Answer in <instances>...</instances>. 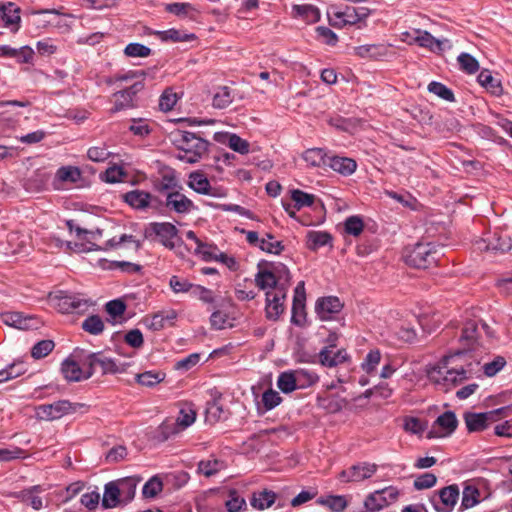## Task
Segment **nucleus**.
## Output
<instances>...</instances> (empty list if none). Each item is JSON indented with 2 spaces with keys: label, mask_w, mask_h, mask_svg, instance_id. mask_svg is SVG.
Wrapping results in <instances>:
<instances>
[{
  "label": "nucleus",
  "mask_w": 512,
  "mask_h": 512,
  "mask_svg": "<svg viewBox=\"0 0 512 512\" xmlns=\"http://www.w3.org/2000/svg\"><path fill=\"white\" fill-rule=\"evenodd\" d=\"M465 355L464 351L459 350L452 355L444 356L439 363L428 370L429 380L448 391L468 379L473 369L471 363L468 365L463 363Z\"/></svg>",
  "instance_id": "obj_1"
},
{
  "label": "nucleus",
  "mask_w": 512,
  "mask_h": 512,
  "mask_svg": "<svg viewBox=\"0 0 512 512\" xmlns=\"http://www.w3.org/2000/svg\"><path fill=\"white\" fill-rule=\"evenodd\" d=\"M172 142L179 151L176 158L193 164L208 152L209 142L189 131H176L172 134Z\"/></svg>",
  "instance_id": "obj_2"
},
{
  "label": "nucleus",
  "mask_w": 512,
  "mask_h": 512,
  "mask_svg": "<svg viewBox=\"0 0 512 512\" xmlns=\"http://www.w3.org/2000/svg\"><path fill=\"white\" fill-rule=\"evenodd\" d=\"M442 255L441 246L427 242L417 243L411 248H406L403 258L405 263L411 267L427 269L435 266Z\"/></svg>",
  "instance_id": "obj_3"
},
{
  "label": "nucleus",
  "mask_w": 512,
  "mask_h": 512,
  "mask_svg": "<svg viewBox=\"0 0 512 512\" xmlns=\"http://www.w3.org/2000/svg\"><path fill=\"white\" fill-rule=\"evenodd\" d=\"M55 307L61 313H85L93 302L82 294L59 292L54 298Z\"/></svg>",
  "instance_id": "obj_4"
},
{
  "label": "nucleus",
  "mask_w": 512,
  "mask_h": 512,
  "mask_svg": "<svg viewBox=\"0 0 512 512\" xmlns=\"http://www.w3.org/2000/svg\"><path fill=\"white\" fill-rule=\"evenodd\" d=\"M84 404L72 403L68 400H59L51 404H42L36 407V417L40 420L54 421L65 415L75 413Z\"/></svg>",
  "instance_id": "obj_5"
},
{
  "label": "nucleus",
  "mask_w": 512,
  "mask_h": 512,
  "mask_svg": "<svg viewBox=\"0 0 512 512\" xmlns=\"http://www.w3.org/2000/svg\"><path fill=\"white\" fill-rule=\"evenodd\" d=\"M510 407H501L485 413L467 412L464 415L465 424L469 432L485 430L492 422L499 420L500 416L507 415Z\"/></svg>",
  "instance_id": "obj_6"
},
{
  "label": "nucleus",
  "mask_w": 512,
  "mask_h": 512,
  "mask_svg": "<svg viewBox=\"0 0 512 512\" xmlns=\"http://www.w3.org/2000/svg\"><path fill=\"white\" fill-rule=\"evenodd\" d=\"M83 365L89 367L91 376L100 367L102 374H117L126 371V363H117L114 359L106 357L102 352L88 354L83 359Z\"/></svg>",
  "instance_id": "obj_7"
},
{
  "label": "nucleus",
  "mask_w": 512,
  "mask_h": 512,
  "mask_svg": "<svg viewBox=\"0 0 512 512\" xmlns=\"http://www.w3.org/2000/svg\"><path fill=\"white\" fill-rule=\"evenodd\" d=\"M158 209L165 208L168 212L177 214H188L196 209L192 200L177 191L166 193L162 198L157 197Z\"/></svg>",
  "instance_id": "obj_8"
},
{
  "label": "nucleus",
  "mask_w": 512,
  "mask_h": 512,
  "mask_svg": "<svg viewBox=\"0 0 512 512\" xmlns=\"http://www.w3.org/2000/svg\"><path fill=\"white\" fill-rule=\"evenodd\" d=\"M459 498V488L457 485H449L438 491L431 497L433 507L438 512H450L453 510Z\"/></svg>",
  "instance_id": "obj_9"
},
{
  "label": "nucleus",
  "mask_w": 512,
  "mask_h": 512,
  "mask_svg": "<svg viewBox=\"0 0 512 512\" xmlns=\"http://www.w3.org/2000/svg\"><path fill=\"white\" fill-rule=\"evenodd\" d=\"M458 420L452 411H446L437 417L428 433V438H441L451 435L457 428Z\"/></svg>",
  "instance_id": "obj_10"
},
{
  "label": "nucleus",
  "mask_w": 512,
  "mask_h": 512,
  "mask_svg": "<svg viewBox=\"0 0 512 512\" xmlns=\"http://www.w3.org/2000/svg\"><path fill=\"white\" fill-rule=\"evenodd\" d=\"M142 82H135L130 87L114 93V106L112 112L130 109L136 106V95L143 89Z\"/></svg>",
  "instance_id": "obj_11"
},
{
  "label": "nucleus",
  "mask_w": 512,
  "mask_h": 512,
  "mask_svg": "<svg viewBox=\"0 0 512 512\" xmlns=\"http://www.w3.org/2000/svg\"><path fill=\"white\" fill-rule=\"evenodd\" d=\"M149 230L154 233L166 248L172 250L176 246L178 229L170 222H154L150 224Z\"/></svg>",
  "instance_id": "obj_12"
},
{
  "label": "nucleus",
  "mask_w": 512,
  "mask_h": 512,
  "mask_svg": "<svg viewBox=\"0 0 512 512\" xmlns=\"http://www.w3.org/2000/svg\"><path fill=\"white\" fill-rule=\"evenodd\" d=\"M512 247L511 239L507 235L503 236L494 232L487 238L476 242V248L479 251H492L494 253H504Z\"/></svg>",
  "instance_id": "obj_13"
},
{
  "label": "nucleus",
  "mask_w": 512,
  "mask_h": 512,
  "mask_svg": "<svg viewBox=\"0 0 512 512\" xmlns=\"http://www.w3.org/2000/svg\"><path fill=\"white\" fill-rule=\"evenodd\" d=\"M286 288L279 287L277 291L266 292V317L270 320H277L284 311V300L286 298Z\"/></svg>",
  "instance_id": "obj_14"
},
{
  "label": "nucleus",
  "mask_w": 512,
  "mask_h": 512,
  "mask_svg": "<svg viewBox=\"0 0 512 512\" xmlns=\"http://www.w3.org/2000/svg\"><path fill=\"white\" fill-rule=\"evenodd\" d=\"M377 471V465L362 462L351 466L340 473V477L346 482H360L370 478Z\"/></svg>",
  "instance_id": "obj_15"
},
{
  "label": "nucleus",
  "mask_w": 512,
  "mask_h": 512,
  "mask_svg": "<svg viewBox=\"0 0 512 512\" xmlns=\"http://www.w3.org/2000/svg\"><path fill=\"white\" fill-rule=\"evenodd\" d=\"M123 200L132 208L144 210L148 207L158 209L157 196L142 190H132L122 196Z\"/></svg>",
  "instance_id": "obj_16"
},
{
  "label": "nucleus",
  "mask_w": 512,
  "mask_h": 512,
  "mask_svg": "<svg viewBox=\"0 0 512 512\" xmlns=\"http://www.w3.org/2000/svg\"><path fill=\"white\" fill-rule=\"evenodd\" d=\"M61 372L64 378L70 382H80L91 377L89 367L83 364L80 366L78 362L71 358H67L62 362Z\"/></svg>",
  "instance_id": "obj_17"
},
{
  "label": "nucleus",
  "mask_w": 512,
  "mask_h": 512,
  "mask_svg": "<svg viewBox=\"0 0 512 512\" xmlns=\"http://www.w3.org/2000/svg\"><path fill=\"white\" fill-rule=\"evenodd\" d=\"M343 308V304L338 297L328 296L317 300L315 311L323 321L330 320L334 314H337Z\"/></svg>",
  "instance_id": "obj_18"
},
{
  "label": "nucleus",
  "mask_w": 512,
  "mask_h": 512,
  "mask_svg": "<svg viewBox=\"0 0 512 512\" xmlns=\"http://www.w3.org/2000/svg\"><path fill=\"white\" fill-rule=\"evenodd\" d=\"M20 20V9L14 3L0 4V26L16 32L19 29Z\"/></svg>",
  "instance_id": "obj_19"
},
{
  "label": "nucleus",
  "mask_w": 512,
  "mask_h": 512,
  "mask_svg": "<svg viewBox=\"0 0 512 512\" xmlns=\"http://www.w3.org/2000/svg\"><path fill=\"white\" fill-rule=\"evenodd\" d=\"M415 34L416 36L413 38V41L421 47L428 48L432 52H442L445 48L451 47L449 40L436 39L427 31L416 30Z\"/></svg>",
  "instance_id": "obj_20"
},
{
  "label": "nucleus",
  "mask_w": 512,
  "mask_h": 512,
  "mask_svg": "<svg viewBox=\"0 0 512 512\" xmlns=\"http://www.w3.org/2000/svg\"><path fill=\"white\" fill-rule=\"evenodd\" d=\"M327 166L341 175L348 176L355 172L357 164L352 158L341 156H329Z\"/></svg>",
  "instance_id": "obj_21"
},
{
  "label": "nucleus",
  "mask_w": 512,
  "mask_h": 512,
  "mask_svg": "<svg viewBox=\"0 0 512 512\" xmlns=\"http://www.w3.org/2000/svg\"><path fill=\"white\" fill-rule=\"evenodd\" d=\"M348 358L345 350H334V347H324L319 353V361L323 366L335 367Z\"/></svg>",
  "instance_id": "obj_22"
},
{
  "label": "nucleus",
  "mask_w": 512,
  "mask_h": 512,
  "mask_svg": "<svg viewBox=\"0 0 512 512\" xmlns=\"http://www.w3.org/2000/svg\"><path fill=\"white\" fill-rule=\"evenodd\" d=\"M101 504L104 509L115 508L118 505L123 504L117 483L115 481H111L105 484Z\"/></svg>",
  "instance_id": "obj_23"
},
{
  "label": "nucleus",
  "mask_w": 512,
  "mask_h": 512,
  "mask_svg": "<svg viewBox=\"0 0 512 512\" xmlns=\"http://www.w3.org/2000/svg\"><path fill=\"white\" fill-rule=\"evenodd\" d=\"M236 92L228 86H220L215 90L212 105L217 109L228 107L234 100Z\"/></svg>",
  "instance_id": "obj_24"
},
{
  "label": "nucleus",
  "mask_w": 512,
  "mask_h": 512,
  "mask_svg": "<svg viewBox=\"0 0 512 512\" xmlns=\"http://www.w3.org/2000/svg\"><path fill=\"white\" fill-rule=\"evenodd\" d=\"M307 248L316 251L319 248L332 243V235L326 231H308L306 235Z\"/></svg>",
  "instance_id": "obj_25"
},
{
  "label": "nucleus",
  "mask_w": 512,
  "mask_h": 512,
  "mask_svg": "<svg viewBox=\"0 0 512 512\" xmlns=\"http://www.w3.org/2000/svg\"><path fill=\"white\" fill-rule=\"evenodd\" d=\"M115 482L117 483L123 504H127L134 498L139 480L134 477H126Z\"/></svg>",
  "instance_id": "obj_26"
},
{
  "label": "nucleus",
  "mask_w": 512,
  "mask_h": 512,
  "mask_svg": "<svg viewBox=\"0 0 512 512\" xmlns=\"http://www.w3.org/2000/svg\"><path fill=\"white\" fill-rule=\"evenodd\" d=\"M188 186L195 192L203 195H212V187L208 178L201 172H192L189 175Z\"/></svg>",
  "instance_id": "obj_27"
},
{
  "label": "nucleus",
  "mask_w": 512,
  "mask_h": 512,
  "mask_svg": "<svg viewBox=\"0 0 512 512\" xmlns=\"http://www.w3.org/2000/svg\"><path fill=\"white\" fill-rule=\"evenodd\" d=\"M338 21L330 20V24L334 27L341 28L345 25H355L358 23L356 7L346 6L343 10L334 13Z\"/></svg>",
  "instance_id": "obj_28"
},
{
  "label": "nucleus",
  "mask_w": 512,
  "mask_h": 512,
  "mask_svg": "<svg viewBox=\"0 0 512 512\" xmlns=\"http://www.w3.org/2000/svg\"><path fill=\"white\" fill-rule=\"evenodd\" d=\"M155 35L163 42L170 41L174 43L191 41L196 38V36L193 33L187 34L184 31L175 28H171L164 31H156Z\"/></svg>",
  "instance_id": "obj_29"
},
{
  "label": "nucleus",
  "mask_w": 512,
  "mask_h": 512,
  "mask_svg": "<svg viewBox=\"0 0 512 512\" xmlns=\"http://www.w3.org/2000/svg\"><path fill=\"white\" fill-rule=\"evenodd\" d=\"M255 284L261 290L274 289L277 291L280 287L271 269H259L255 275Z\"/></svg>",
  "instance_id": "obj_30"
},
{
  "label": "nucleus",
  "mask_w": 512,
  "mask_h": 512,
  "mask_svg": "<svg viewBox=\"0 0 512 512\" xmlns=\"http://www.w3.org/2000/svg\"><path fill=\"white\" fill-rule=\"evenodd\" d=\"M178 180L173 172L165 173L156 182L155 189L159 193L160 198L164 197L166 193L177 191Z\"/></svg>",
  "instance_id": "obj_31"
},
{
  "label": "nucleus",
  "mask_w": 512,
  "mask_h": 512,
  "mask_svg": "<svg viewBox=\"0 0 512 512\" xmlns=\"http://www.w3.org/2000/svg\"><path fill=\"white\" fill-rule=\"evenodd\" d=\"M329 156L321 148L307 149L303 153V160L312 167L327 166Z\"/></svg>",
  "instance_id": "obj_32"
},
{
  "label": "nucleus",
  "mask_w": 512,
  "mask_h": 512,
  "mask_svg": "<svg viewBox=\"0 0 512 512\" xmlns=\"http://www.w3.org/2000/svg\"><path fill=\"white\" fill-rule=\"evenodd\" d=\"M298 389H305L318 382L319 376L312 370L299 368L294 370Z\"/></svg>",
  "instance_id": "obj_33"
},
{
  "label": "nucleus",
  "mask_w": 512,
  "mask_h": 512,
  "mask_svg": "<svg viewBox=\"0 0 512 512\" xmlns=\"http://www.w3.org/2000/svg\"><path fill=\"white\" fill-rule=\"evenodd\" d=\"M293 10L296 15L303 19L306 23H316L320 19V11L313 5H295Z\"/></svg>",
  "instance_id": "obj_34"
},
{
  "label": "nucleus",
  "mask_w": 512,
  "mask_h": 512,
  "mask_svg": "<svg viewBox=\"0 0 512 512\" xmlns=\"http://www.w3.org/2000/svg\"><path fill=\"white\" fill-rule=\"evenodd\" d=\"M291 199L294 202V208L300 210L304 207L312 206L316 200V196L299 189H293L291 190Z\"/></svg>",
  "instance_id": "obj_35"
},
{
  "label": "nucleus",
  "mask_w": 512,
  "mask_h": 512,
  "mask_svg": "<svg viewBox=\"0 0 512 512\" xmlns=\"http://www.w3.org/2000/svg\"><path fill=\"white\" fill-rule=\"evenodd\" d=\"M275 498L276 494L274 492L264 490L253 495L251 505L258 510H264L275 502Z\"/></svg>",
  "instance_id": "obj_36"
},
{
  "label": "nucleus",
  "mask_w": 512,
  "mask_h": 512,
  "mask_svg": "<svg viewBox=\"0 0 512 512\" xmlns=\"http://www.w3.org/2000/svg\"><path fill=\"white\" fill-rule=\"evenodd\" d=\"M277 386L283 393H291L297 388L294 370L280 373L277 379Z\"/></svg>",
  "instance_id": "obj_37"
},
{
  "label": "nucleus",
  "mask_w": 512,
  "mask_h": 512,
  "mask_svg": "<svg viewBox=\"0 0 512 512\" xmlns=\"http://www.w3.org/2000/svg\"><path fill=\"white\" fill-rule=\"evenodd\" d=\"M136 382L146 386L154 387L165 379V373L156 371H145L136 375Z\"/></svg>",
  "instance_id": "obj_38"
},
{
  "label": "nucleus",
  "mask_w": 512,
  "mask_h": 512,
  "mask_svg": "<svg viewBox=\"0 0 512 512\" xmlns=\"http://www.w3.org/2000/svg\"><path fill=\"white\" fill-rule=\"evenodd\" d=\"M224 467V463L218 459H207L199 462L198 472L206 477H210L221 471Z\"/></svg>",
  "instance_id": "obj_39"
},
{
  "label": "nucleus",
  "mask_w": 512,
  "mask_h": 512,
  "mask_svg": "<svg viewBox=\"0 0 512 512\" xmlns=\"http://www.w3.org/2000/svg\"><path fill=\"white\" fill-rule=\"evenodd\" d=\"M478 82L485 87L486 89H489L493 94L499 95L502 92V87L498 80H496L490 71L483 70L479 73Z\"/></svg>",
  "instance_id": "obj_40"
},
{
  "label": "nucleus",
  "mask_w": 512,
  "mask_h": 512,
  "mask_svg": "<svg viewBox=\"0 0 512 512\" xmlns=\"http://www.w3.org/2000/svg\"><path fill=\"white\" fill-rule=\"evenodd\" d=\"M387 506V501L383 497L379 490L371 493L364 501V507L366 511L362 512H377Z\"/></svg>",
  "instance_id": "obj_41"
},
{
  "label": "nucleus",
  "mask_w": 512,
  "mask_h": 512,
  "mask_svg": "<svg viewBox=\"0 0 512 512\" xmlns=\"http://www.w3.org/2000/svg\"><path fill=\"white\" fill-rule=\"evenodd\" d=\"M81 327L91 335H99L104 330V322L99 315H90L82 322Z\"/></svg>",
  "instance_id": "obj_42"
},
{
  "label": "nucleus",
  "mask_w": 512,
  "mask_h": 512,
  "mask_svg": "<svg viewBox=\"0 0 512 512\" xmlns=\"http://www.w3.org/2000/svg\"><path fill=\"white\" fill-rule=\"evenodd\" d=\"M224 414L225 411L223 406L219 403L218 400L214 399L213 401L207 403L205 410L207 422L212 424L216 423L225 417Z\"/></svg>",
  "instance_id": "obj_43"
},
{
  "label": "nucleus",
  "mask_w": 512,
  "mask_h": 512,
  "mask_svg": "<svg viewBox=\"0 0 512 512\" xmlns=\"http://www.w3.org/2000/svg\"><path fill=\"white\" fill-rule=\"evenodd\" d=\"M55 348L53 340L45 339L37 342L31 349V356L34 359H42L48 356Z\"/></svg>",
  "instance_id": "obj_44"
},
{
  "label": "nucleus",
  "mask_w": 512,
  "mask_h": 512,
  "mask_svg": "<svg viewBox=\"0 0 512 512\" xmlns=\"http://www.w3.org/2000/svg\"><path fill=\"white\" fill-rule=\"evenodd\" d=\"M428 91L430 93L437 95L439 98L448 101V102L455 101V96H454L453 91L450 88H448L446 85H444L440 82L432 81L431 83H429Z\"/></svg>",
  "instance_id": "obj_45"
},
{
  "label": "nucleus",
  "mask_w": 512,
  "mask_h": 512,
  "mask_svg": "<svg viewBox=\"0 0 512 512\" xmlns=\"http://www.w3.org/2000/svg\"><path fill=\"white\" fill-rule=\"evenodd\" d=\"M219 249L212 243L199 242V246L195 248V254L200 255L204 261H216Z\"/></svg>",
  "instance_id": "obj_46"
},
{
  "label": "nucleus",
  "mask_w": 512,
  "mask_h": 512,
  "mask_svg": "<svg viewBox=\"0 0 512 512\" xmlns=\"http://www.w3.org/2000/svg\"><path fill=\"white\" fill-rule=\"evenodd\" d=\"M477 323L475 321H468L462 328L460 341L468 347H472L477 339Z\"/></svg>",
  "instance_id": "obj_47"
},
{
  "label": "nucleus",
  "mask_w": 512,
  "mask_h": 512,
  "mask_svg": "<svg viewBox=\"0 0 512 512\" xmlns=\"http://www.w3.org/2000/svg\"><path fill=\"white\" fill-rule=\"evenodd\" d=\"M274 277L277 279L278 286L285 287L287 289L291 276L290 271L283 263L273 264L271 267Z\"/></svg>",
  "instance_id": "obj_48"
},
{
  "label": "nucleus",
  "mask_w": 512,
  "mask_h": 512,
  "mask_svg": "<svg viewBox=\"0 0 512 512\" xmlns=\"http://www.w3.org/2000/svg\"><path fill=\"white\" fill-rule=\"evenodd\" d=\"M479 502V491L473 487H466L462 493L460 509L465 510L474 507Z\"/></svg>",
  "instance_id": "obj_49"
},
{
  "label": "nucleus",
  "mask_w": 512,
  "mask_h": 512,
  "mask_svg": "<svg viewBox=\"0 0 512 512\" xmlns=\"http://www.w3.org/2000/svg\"><path fill=\"white\" fill-rule=\"evenodd\" d=\"M458 63L460 65L461 70L468 74H474L479 69V63L472 55L469 53H461L458 58Z\"/></svg>",
  "instance_id": "obj_50"
},
{
  "label": "nucleus",
  "mask_w": 512,
  "mask_h": 512,
  "mask_svg": "<svg viewBox=\"0 0 512 512\" xmlns=\"http://www.w3.org/2000/svg\"><path fill=\"white\" fill-rule=\"evenodd\" d=\"M166 11L174 14L179 17H188L191 16V12H193L195 9L190 3H169L166 4L165 7Z\"/></svg>",
  "instance_id": "obj_51"
},
{
  "label": "nucleus",
  "mask_w": 512,
  "mask_h": 512,
  "mask_svg": "<svg viewBox=\"0 0 512 512\" xmlns=\"http://www.w3.org/2000/svg\"><path fill=\"white\" fill-rule=\"evenodd\" d=\"M344 226L346 233L352 236H359L364 229L363 220L359 216L348 217Z\"/></svg>",
  "instance_id": "obj_52"
},
{
  "label": "nucleus",
  "mask_w": 512,
  "mask_h": 512,
  "mask_svg": "<svg viewBox=\"0 0 512 512\" xmlns=\"http://www.w3.org/2000/svg\"><path fill=\"white\" fill-rule=\"evenodd\" d=\"M170 288L174 293H186L194 290L195 285L188 280L178 276H172L169 281Z\"/></svg>",
  "instance_id": "obj_53"
},
{
  "label": "nucleus",
  "mask_w": 512,
  "mask_h": 512,
  "mask_svg": "<svg viewBox=\"0 0 512 512\" xmlns=\"http://www.w3.org/2000/svg\"><path fill=\"white\" fill-rule=\"evenodd\" d=\"M317 37L326 45L335 46L338 43V36L330 28L318 26L315 28Z\"/></svg>",
  "instance_id": "obj_54"
},
{
  "label": "nucleus",
  "mask_w": 512,
  "mask_h": 512,
  "mask_svg": "<svg viewBox=\"0 0 512 512\" xmlns=\"http://www.w3.org/2000/svg\"><path fill=\"white\" fill-rule=\"evenodd\" d=\"M505 365H506L505 358L502 356H497L491 362L485 363L483 365L484 374L488 377H493L499 371H501Z\"/></svg>",
  "instance_id": "obj_55"
},
{
  "label": "nucleus",
  "mask_w": 512,
  "mask_h": 512,
  "mask_svg": "<svg viewBox=\"0 0 512 512\" xmlns=\"http://www.w3.org/2000/svg\"><path fill=\"white\" fill-rule=\"evenodd\" d=\"M81 173L77 167L64 166L58 169L57 177L61 181L77 182L80 179Z\"/></svg>",
  "instance_id": "obj_56"
},
{
  "label": "nucleus",
  "mask_w": 512,
  "mask_h": 512,
  "mask_svg": "<svg viewBox=\"0 0 512 512\" xmlns=\"http://www.w3.org/2000/svg\"><path fill=\"white\" fill-rule=\"evenodd\" d=\"M125 55L128 57H147L151 53V49L141 43H129L124 49Z\"/></svg>",
  "instance_id": "obj_57"
},
{
  "label": "nucleus",
  "mask_w": 512,
  "mask_h": 512,
  "mask_svg": "<svg viewBox=\"0 0 512 512\" xmlns=\"http://www.w3.org/2000/svg\"><path fill=\"white\" fill-rule=\"evenodd\" d=\"M381 354L379 350H371L365 357L364 361L361 364L362 369L366 373L373 372L377 365L380 363Z\"/></svg>",
  "instance_id": "obj_58"
},
{
  "label": "nucleus",
  "mask_w": 512,
  "mask_h": 512,
  "mask_svg": "<svg viewBox=\"0 0 512 512\" xmlns=\"http://www.w3.org/2000/svg\"><path fill=\"white\" fill-rule=\"evenodd\" d=\"M177 95L171 89H166L159 99V107L162 111H170L177 103Z\"/></svg>",
  "instance_id": "obj_59"
},
{
  "label": "nucleus",
  "mask_w": 512,
  "mask_h": 512,
  "mask_svg": "<svg viewBox=\"0 0 512 512\" xmlns=\"http://www.w3.org/2000/svg\"><path fill=\"white\" fill-rule=\"evenodd\" d=\"M282 401L279 393L273 389L266 390L262 395V402L266 410H272Z\"/></svg>",
  "instance_id": "obj_60"
},
{
  "label": "nucleus",
  "mask_w": 512,
  "mask_h": 512,
  "mask_svg": "<svg viewBox=\"0 0 512 512\" xmlns=\"http://www.w3.org/2000/svg\"><path fill=\"white\" fill-rule=\"evenodd\" d=\"M228 146L240 154H247L249 152V143L236 134L228 136Z\"/></svg>",
  "instance_id": "obj_61"
},
{
  "label": "nucleus",
  "mask_w": 512,
  "mask_h": 512,
  "mask_svg": "<svg viewBox=\"0 0 512 512\" xmlns=\"http://www.w3.org/2000/svg\"><path fill=\"white\" fill-rule=\"evenodd\" d=\"M162 482L157 477H152L148 480L142 489V493L145 497H155L162 490Z\"/></svg>",
  "instance_id": "obj_62"
},
{
  "label": "nucleus",
  "mask_w": 512,
  "mask_h": 512,
  "mask_svg": "<svg viewBox=\"0 0 512 512\" xmlns=\"http://www.w3.org/2000/svg\"><path fill=\"white\" fill-rule=\"evenodd\" d=\"M437 482V478L432 473H424L418 476L414 481V488L416 490L429 489Z\"/></svg>",
  "instance_id": "obj_63"
},
{
  "label": "nucleus",
  "mask_w": 512,
  "mask_h": 512,
  "mask_svg": "<svg viewBox=\"0 0 512 512\" xmlns=\"http://www.w3.org/2000/svg\"><path fill=\"white\" fill-rule=\"evenodd\" d=\"M225 505L229 512H239L242 507L246 506V502L235 490H232L229 493V499L226 501Z\"/></svg>",
  "instance_id": "obj_64"
}]
</instances>
